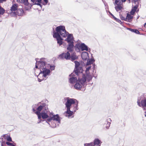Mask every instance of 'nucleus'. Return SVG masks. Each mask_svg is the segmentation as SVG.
<instances>
[{
  "mask_svg": "<svg viewBox=\"0 0 146 146\" xmlns=\"http://www.w3.org/2000/svg\"><path fill=\"white\" fill-rule=\"evenodd\" d=\"M18 5L17 4H13L10 10L13 12L17 10L18 9Z\"/></svg>",
  "mask_w": 146,
  "mask_h": 146,
  "instance_id": "aec40b11",
  "label": "nucleus"
},
{
  "mask_svg": "<svg viewBox=\"0 0 146 146\" xmlns=\"http://www.w3.org/2000/svg\"><path fill=\"white\" fill-rule=\"evenodd\" d=\"M43 5H45L46 4H43Z\"/></svg>",
  "mask_w": 146,
  "mask_h": 146,
  "instance_id": "338daca9",
  "label": "nucleus"
},
{
  "mask_svg": "<svg viewBox=\"0 0 146 146\" xmlns=\"http://www.w3.org/2000/svg\"><path fill=\"white\" fill-rule=\"evenodd\" d=\"M127 29L132 32L136 34H140V32L137 29H132L131 28H127Z\"/></svg>",
  "mask_w": 146,
  "mask_h": 146,
  "instance_id": "cd10ccee",
  "label": "nucleus"
},
{
  "mask_svg": "<svg viewBox=\"0 0 146 146\" xmlns=\"http://www.w3.org/2000/svg\"><path fill=\"white\" fill-rule=\"evenodd\" d=\"M145 116L146 117V114L145 115Z\"/></svg>",
  "mask_w": 146,
  "mask_h": 146,
  "instance_id": "69168bd1",
  "label": "nucleus"
},
{
  "mask_svg": "<svg viewBox=\"0 0 146 146\" xmlns=\"http://www.w3.org/2000/svg\"><path fill=\"white\" fill-rule=\"evenodd\" d=\"M39 61H37V60H36V65H35V68H38V66L39 67V66L38 65V62Z\"/></svg>",
  "mask_w": 146,
  "mask_h": 146,
  "instance_id": "c03bdc74",
  "label": "nucleus"
},
{
  "mask_svg": "<svg viewBox=\"0 0 146 146\" xmlns=\"http://www.w3.org/2000/svg\"><path fill=\"white\" fill-rule=\"evenodd\" d=\"M67 101L65 103L66 107V109H71L72 107V105L76 103V99L73 98H66Z\"/></svg>",
  "mask_w": 146,
  "mask_h": 146,
  "instance_id": "7ed1b4c3",
  "label": "nucleus"
},
{
  "mask_svg": "<svg viewBox=\"0 0 146 146\" xmlns=\"http://www.w3.org/2000/svg\"><path fill=\"white\" fill-rule=\"evenodd\" d=\"M126 21L130 22L132 21V19L133 18V16H131V15L127 13L126 17Z\"/></svg>",
  "mask_w": 146,
  "mask_h": 146,
  "instance_id": "4be33fe9",
  "label": "nucleus"
},
{
  "mask_svg": "<svg viewBox=\"0 0 146 146\" xmlns=\"http://www.w3.org/2000/svg\"><path fill=\"white\" fill-rule=\"evenodd\" d=\"M81 57L83 60H86L89 57L88 54L86 52H83L82 54Z\"/></svg>",
  "mask_w": 146,
  "mask_h": 146,
  "instance_id": "dca6fc26",
  "label": "nucleus"
},
{
  "mask_svg": "<svg viewBox=\"0 0 146 146\" xmlns=\"http://www.w3.org/2000/svg\"><path fill=\"white\" fill-rule=\"evenodd\" d=\"M15 146V145H13V144L11 145V146Z\"/></svg>",
  "mask_w": 146,
  "mask_h": 146,
  "instance_id": "0e129e2a",
  "label": "nucleus"
},
{
  "mask_svg": "<svg viewBox=\"0 0 146 146\" xmlns=\"http://www.w3.org/2000/svg\"><path fill=\"white\" fill-rule=\"evenodd\" d=\"M6 144L8 145H10V146L11 145V144H12V143H11L9 142H6Z\"/></svg>",
  "mask_w": 146,
  "mask_h": 146,
  "instance_id": "603ef678",
  "label": "nucleus"
},
{
  "mask_svg": "<svg viewBox=\"0 0 146 146\" xmlns=\"http://www.w3.org/2000/svg\"><path fill=\"white\" fill-rule=\"evenodd\" d=\"M114 19L118 23H119L120 24L122 25V22L119 19H118L116 17H115Z\"/></svg>",
  "mask_w": 146,
  "mask_h": 146,
  "instance_id": "ea45409f",
  "label": "nucleus"
},
{
  "mask_svg": "<svg viewBox=\"0 0 146 146\" xmlns=\"http://www.w3.org/2000/svg\"><path fill=\"white\" fill-rule=\"evenodd\" d=\"M74 63L75 64L74 68H76V70H77L76 69H77V68H82L81 66H80V63L79 62L77 61H75Z\"/></svg>",
  "mask_w": 146,
  "mask_h": 146,
  "instance_id": "a878e982",
  "label": "nucleus"
},
{
  "mask_svg": "<svg viewBox=\"0 0 146 146\" xmlns=\"http://www.w3.org/2000/svg\"><path fill=\"white\" fill-rule=\"evenodd\" d=\"M16 15L15 12H12L10 13V15L12 16H15Z\"/></svg>",
  "mask_w": 146,
  "mask_h": 146,
  "instance_id": "49530a36",
  "label": "nucleus"
},
{
  "mask_svg": "<svg viewBox=\"0 0 146 146\" xmlns=\"http://www.w3.org/2000/svg\"><path fill=\"white\" fill-rule=\"evenodd\" d=\"M6 139L9 142L12 141L11 138L10 136H6Z\"/></svg>",
  "mask_w": 146,
  "mask_h": 146,
  "instance_id": "4c0bfd02",
  "label": "nucleus"
},
{
  "mask_svg": "<svg viewBox=\"0 0 146 146\" xmlns=\"http://www.w3.org/2000/svg\"><path fill=\"white\" fill-rule=\"evenodd\" d=\"M43 75V74L41 71H40V72L39 73L38 75L37 76V77H39L40 78H44L45 79H46V78Z\"/></svg>",
  "mask_w": 146,
  "mask_h": 146,
  "instance_id": "7c9ffc66",
  "label": "nucleus"
},
{
  "mask_svg": "<svg viewBox=\"0 0 146 146\" xmlns=\"http://www.w3.org/2000/svg\"><path fill=\"white\" fill-rule=\"evenodd\" d=\"M126 1V0H121V2H124Z\"/></svg>",
  "mask_w": 146,
  "mask_h": 146,
  "instance_id": "680f3d73",
  "label": "nucleus"
},
{
  "mask_svg": "<svg viewBox=\"0 0 146 146\" xmlns=\"http://www.w3.org/2000/svg\"><path fill=\"white\" fill-rule=\"evenodd\" d=\"M39 104H40L41 105L36 108L37 111L35 112V113L38 116V117H40L39 114H40V113H41L40 112L43 109V107L45 105V103H42L41 102H40L38 103V105Z\"/></svg>",
  "mask_w": 146,
  "mask_h": 146,
  "instance_id": "423d86ee",
  "label": "nucleus"
},
{
  "mask_svg": "<svg viewBox=\"0 0 146 146\" xmlns=\"http://www.w3.org/2000/svg\"><path fill=\"white\" fill-rule=\"evenodd\" d=\"M80 47V49L82 51L85 50L88 51V48L87 46L84 43H82L81 44Z\"/></svg>",
  "mask_w": 146,
  "mask_h": 146,
  "instance_id": "6ab92c4d",
  "label": "nucleus"
},
{
  "mask_svg": "<svg viewBox=\"0 0 146 146\" xmlns=\"http://www.w3.org/2000/svg\"><path fill=\"white\" fill-rule=\"evenodd\" d=\"M120 17L121 19L122 20H123L125 21H126V17L125 18L123 16H122V15H120Z\"/></svg>",
  "mask_w": 146,
  "mask_h": 146,
  "instance_id": "37998d69",
  "label": "nucleus"
},
{
  "mask_svg": "<svg viewBox=\"0 0 146 146\" xmlns=\"http://www.w3.org/2000/svg\"><path fill=\"white\" fill-rule=\"evenodd\" d=\"M69 52L68 51L66 53H64V58L66 60H70V54Z\"/></svg>",
  "mask_w": 146,
  "mask_h": 146,
  "instance_id": "5701e85b",
  "label": "nucleus"
},
{
  "mask_svg": "<svg viewBox=\"0 0 146 146\" xmlns=\"http://www.w3.org/2000/svg\"><path fill=\"white\" fill-rule=\"evenodd\" d=\"M145 25H146V23H145Z\"/></svg>",
  "mask_w": 146,
  "mask_h": 146,
  "instance_id": "774afa93",
  "label": "nucleus"
},
{
  "mask_svg": "<svg viewBox=\"0 0 146 146\" xmlns=\"http://www.w3.org/2000/svg\"><path fill=\"white\" fill-rule=\"evenodd\" d=\"M45 80L46 79H44V78H38V81L39 82H41L42 81V80Z\"/></svg>",
  "mask_w": 146,
  "mask_h": 146,
  "instance_id": "a18cd8bd",
  "label": "nucleus"
},
{
  "mask_svg": "<svg viewBox=\"0 0 146 146\" xmlns=\"http://www.w3.org/2000/svg\"><path fill=\"white\" fill-rule=\"evenodd\" d=\"M141 98H138L137 100L138 105L140 107H146V99L141 100Z\"/></svg>",
  "mask_w": 146,
  "mask_h": 146,
  "instance_id": "0eeeda50",
  "label": "nucleus"
},
{
  "mask_svg": "<svg viewBox=\"0 0 146 146\" xmlns=\"http://www.w3.org/2000/svg\"><path fill=\"white\" fill-rule=\"evenodd\" d=\"M53 120V121H57V122L59 123H60V117L58 114H57L56 115H53L52 116H50L47 119L46 121V122L48 124L50 125V124L48 122L50 121L51 120Z\"/></svg>",
  "mask_w": 146,
  "mask_h": 146,
  "instance_id": "20e7f679",
  "label": "nucleus"
},
{
  "mask_svg": "<svg viewBox=\"0 0 146 146\" xmlns=\"http://www.w3.org/2000/svg\"><path fill=\"white\" fill-rule=\"evenodd\" d=\"M81 44H80L79 43H77L76 44L75 47H76L77 48H78V49H80L81 48V47H80Z\"/></svg>",
  "mask_w": 146,
  "mask_h": 146,
  "instance_id": "a19ab883",
  "label": "nucleus"
},
{
  "mask_svg": "<svg viewBox=\"0 0 146 146\" xmlns=\"http://www.w3.org/2000/svg\"><path fill=\"white\" fill-rule=\"evenodd\" d=\"M7 0H0V3H2L3 2H5Z\"/></svg>",
  "mask_w": 146,
  "mask_h": 146,
  "instance_id": "864d4df0",
  "label": "nucleus"
},
{
  "mask_svg": "<svg viewBox=\"0 0 146 146\" xmlns=\"http://www.w3.org/2000/svg\"><path fill=\"white\" fill-rule=\"evenodd\" d=\"M121 0H115L114 4L115 5L121 4Z\"/></svg>",
  "mask_w": 146,
  "mask_h": 146,
  "instance_id": "f704fd0d",
  "label": "nucleus"
},
{
  "mask_svg": "<svg viewBox=\"0 0 146 146\" xmlns=\"http://www.w3.org/2000/svg\"><path fill=\"white\" fill-rule=\"evenodd\" d=\"M40 3H35V5H39L41 7V8H42V5H41Z\"/></svg>",
  "mask_w": 146,
  "mask_h": 146,
  "instance_id": "de8ad7c7",
  "label": "nucleus"
},
{
  "mask_svg": "<svg viewBox=\"0 0 146 146\" xmlns=\"http://www.w3.org/2000/svg\"><path fill=\"white\" fill-rule=\"evenodd\" d=\"M111 121V120L110 118L104 119L103 121L104 123L103 126L104 128L106 129H109L111 124V122L110 121Z\"/></svg>",
  "mask_w": 146,
  "mask_h": 146,
  "instance_id": "6e6552de",
  "label": "nucleus"
},
{
  "mask_svg": "<svg viewBox=\"0 0 146 146\" xmlns=\"http://www.w3.org/2000/svg\"><path fill=\"white\" fill-rule=\"evenodd\" d=\"M43 112H46V111H47V110L48 109V108L47 107V105L45 104V105L44 107H43Z\"/></svg>",
  "mask_w": 146,
  "mask_h": 146,
  "instance_id": "e433bc0d",
  "label": "nucleus"
},
{
  "mask_svg": "<svg viewBox=\"0 0 146 146\" xmlns=\"http://www.w3.org/2000/svg\"><path fill=\"white\" fill-rule=\"evenodd\" d=\"M60 123L58 122L55 123L54 122H52L51 125H50V127L53 128H55L57 126H58L59 124Z\"/></svg>",
  "mask_w": 146,
  "mask_h": 146,
  "instance_id": "c85d7f7f",
  "label": "nucleus"
},
{
  "mask_svg": "<svg viewBox=\"0 0 146 146\" xmlns=\"http://www.w3.org/2000/svg\"><path fill=\"white\" fill-rule=\"evenodd\" d=\"M59 56L61 59H64V53H62V54H60Z\"/></svg>",
  "mask_w": 146,
  "mask_h": 146,
  "instance_id": "79ce46f5",
  "label": "nucleus"
},
{
  "mask_svg": "<svg viewBox=\"0 0 146 146\" xmlns=\"http://www.w3.org/2000/svg\"><path fill=\"white\" fill-rule=\"evenodd\" d=\"M45 58H42L38 63L39 66L38 68L40 71H41L43 74V75L46 79L48 78L47 76L50 75V70L49 69V65L46 61Z\"/></svg>",
  "mask_w": 146,
  "mask_h": 146,
  "instance_id": "f03ea898",
  "label": "nucleus"
},
{
  "mask_svg": "<svg viewBox=\"0 0 146 146\" xmlns=\"http://www.w3.org/2000/svg\"><path fill=\"white\" fill-rule=\"evenodd\" d=\"M38 105V104H35L33 105L32 106V108H36L37 106Z\"/></svg>",
  "mask_w": 146,
  "mask_h": 146,
  "instance_id": "09e8293b",
  "label": "nucleus"
},
{
  "mask_svg": "<svg viewBox=\"0 0 146 146\" xmlns=\"http://www.w3.org/2000/svg\"><path fill=\"white\" fill-rule=\"evenodd\" d=\"M138 6L136 5L133 8H132L131 11L130 12V14L131 15H133L135 12Z\"/></svg>",
  "mask_w": 146,
  "mask_h": 146,
  "instance_id": "bb28decb",
  "label": "nucleus"
},
{
  "mask_svg": "<svg viewBox=\"0 0 146 146\" xmlns=\"http://www.w3.org/2000/svg\"><path fill=\"white\" fill-rule=\"evenodd\" d=\"M74 42L68 43V45L67 48V49L68 50V51L71 52L73 51L74 47Z\"/></svg>",
  "mask_w": 146,
  "mask_h": 146,
  "instance_id": "2eb2a0df",
  "label": "nucleus"
},
{
  "mask_svg": "<svg viewBox=\"0 0 146 146\" xmlns=\"http://www.w3.org/2000/svg\"><path fill=\"white\" fill-rule=\"evenodd\" d=\"M31 1L35 5V3H36V0H31Z\"/></svg>",
  "mask_w": 146,
  "mask_h": 146,
  "instance_id": "5fc2aeb1",
  "label": "nucleus"
},
{
  "mask_svg": "<svg viewBox=\"0 0 146 146\" xmlns=\"http://www.w3.org/2000/svg\"><path fill=\"white\" fill-rule=\"evenodd\" d=\"M91 68V66H89L86 68V70L85 71V74H86L87 77V80L89 82L92 79V76L90 74L89 70Z\"/></svg>",
  "mask_w": 146,
  "mask_h": 146,
  "instance_id": "9d476101",
  "label": "nucleus"
},
{
  "mask_svg": "<svg viewBox=\"0 0 146 146\" xmlns=\"http://www.w3.org/2000/svg\"><path fill=\"white\" fill-rule=\"evenodd\" d=\"M17 14L19 16L22 15L23 13V10L21 9H17Z\"/></svg>",
  "mask_w": 146,
  "mask_h": 146,
  "instance_id": "b1692460",
  "label": "nucleus"
},
{
  "mask_svg": "<svg viewBox=\"0 0 146 146\" xmlns=\"http://www.w3.org/2000/svg\"><path fill=\"white\" fill-rule=\"evenodd\" d=\"M101 142L100 140L98 139H95L94 141V145H98L100 146L101 144L100 143Z\"/></svg>",
  "mask_w": 146,
  "mask_h": 146,
  "instance_id": "393cba45",
  "label": "nucleus"
},
{
  "mask_svg": "<svg viewBox=\"0 0 146 146\" xmlns=\"http://www.w3.org/2000/svg\"><path fill=\"white\" fill-rule=\"evenodd\" d=\"M42 0H36V2H37L38 3H41Z\"/></svg>",
  "mask_w": 146,
  "mask_h": 146,
  "instance_id": "4d7b16f0",
  "label": "nucleus"
},
{
  "mask_svg": "<svg viewBox=\"0 0 146 146\" xmlns=\"http://www.w3.org/2000/svg\"><path fill=\"white\" fill-rule=\"evenodd\" d=\"M45 2L46 4L48 2V0H43Z\"/></svg>",
  "mask_w": 146,
  "mask_h": 146,
  "instance_id": "13d9d810",
  "label": "nucleus"
},
{
  "mask_svg": "<svg viewBox=\"0 0 146 146\" xmlns=\"http://www.w3.org/2000/svg\"><path fill=\"white\" fill-rule=\"evenodd\" d=\"M6 139L5 138H0V142L1 143L2 142H6Z\"/></svg>",
  "mask_w": 146,
  "mask_h": 146,
  "instance_id": "58836bf2",
  "label": "nucleus"
},
{
  "mask_svg": "<svg viewBox=\"0 0 146 146\" xmlns=\"http://www.w3.org/2000/svg\"><path fill=\"white\" fill-rule=\"evenodd\" d=\"M39 121L37 122L38 123H40L41 122V121H42V120L41 119H39Z\"/></svg>",
  "mask_w": 146,
  "mask_h": 146,
  "instance_id": "bf43d9fd",
  "label": "nucleus"
},
{
  "mask_svg": "<svg viewBox=\"0 0 146 146\" xmlns=\"http://www.w3.org/2000/svg\"><path fill=\"white\" fill-rule=\"evenodd\" d=\"M17 1L19 3H23L26 5L29 4L28 0H17Z\"/></svg>",
  "mask_w": 146,
  "mask_h": 146,
  "instance_id": "412c9836",
  "label": "nucleus"
},
{
  "mask_svg": "<svg viewBox=\"0 0 146 146\" xmlns=\"http://www.w3.org/2000/svg\"><path fill=\"white\" fill-rule=\"evenodd\" d=\"M95 60L93 59H91L90 60H88L86 63V66H88L92 64Z\"/></svg>",
  "mask_w": 146,
  "mask_h": 146,
  "instance_id": "c756f323",
  "label": "nucleus"
},
{
  "mask_svg": "<svg viewBox=\"0 0 146 146\" xmlns=\"http://www.w3.org/2000/svg\"><path fill=\"white\" fill-rule=\"evenodd\" d=\"M76 70V68H74L73 72L70 74V76H73V74H76V75L78 76L80 74L83 72L84 70L82 68H77Z\"/></svg>",
  "mask_w": 146,
  "mask_h": 146,
  "instance_id": "1a4fd4ad",
  "label": "nucleus"
},
{
  "mask_svg": "<svg viewBox=\"0 0 146 146\" xmlns=\"http://www.w3.org/2000/svg\"><path fill=\"white\" fill-rule=\"evenodd\" d=\"M40 116L39 117H38V119H40L42 118L43 119H48V117H49V116L48 114H47V113L45 112L42 111L41 113H40V114H39Z\"/></svg>",
  "mask_w": 146,
  "mask_h": 146,
  "instance_id": "4468645a",
  "label": "nucleus"
},
{
  "mask_svg": "<svg viewBox=\"0 0 146 146\" xmlns=\"http://www.w3.org/2000/svg\"><path fill=\"white\" fill-rule=\"evenodd\" d=\"M109 14L112 16V17L114 19L115 17L110 12H109Z\"/></svg>",
  "mask_w": 146,
  "mask_h": 146,
  "instance_id": "3c124183",
  "label": "nucleus"
},
{
  "mask_svg": "<svg viewBox=\"0 0 146 146\" xmlns=\"http://www.w3.org/2000/svg\"><path fill=\"white\" fill-rule=\"evenodd\" d=\"M5 10L0 5V15H3L5 13Z\"/></svg>",
  "mask_w": 146,
  "mask_h": 146,
  "instance_id": "473e14b6",
  "label": "nucleus"
},
{
  "mask_svg": "<svg viewBox=\"0 0 146 146\" xmlns=\"http://www.w3.org/2000/svg\"><path fill=\"white\" fill-rule=\"evenodd\" d=\"M32 108V110H33V112H34L35 113V112L36 111V110L35 109V108Z\"/></svg>",
  "mask_w": 146,
  "mask_h": 146,
  "instance_id": "6e6d98bb",
  "label": "nucleus"
},
{
  "mask_svg": "<svg viewBox=\"0 0 146 146\" xmlns=\"http://www.w3.org/2000/svg\"><path fill=\"white\" fill-rule=\"evenodd\" d=\"M76 103H75V106L74 107V109H73V110L74 111V112H75L76 110H78V101L76 100Z\"/></svg>",
  "mask_w": 146,
  "mask_h": 146,
  "instance_id": "72a5a7b5",
  "label": "nucleus"
},
{
  "mask_svg": "<svg viewBox=\"0 0 146 146\" xmlns=\"http://www.w3.org/2000/svg\"><path fill=\"white\" fill-rule=\"evenodd\" d=\"M146 25H145V24L144 25V27L145 28H146Z\"/></svg>",
  "mask_w": 146,
  "mask_h": 146,
  "instance_id": "e2e57ef3",
  "label": "nucleus"
},
{
  "mask_svg": "<svg viewBox=\"0 0 146 146\" xmlns=\"http://www.w3.org/2000/svg\"><path fill=\"white\" fill-rule=\"evenodd\" d=\"M67 110L64 113V114L66 117H68L69 118L72 116L74 113V111L70 110V109H66Z\"/></svg>",
  "mask_w": 146,
  "mask_h": 146,
  "instance_id": "ddd939ff",
  "label": "nucleus"
},
{
  "mask_svg": "<svg viewBox=\"0 0 146 146\" xmlns=\"http://www.w3.org/2000/svg\"><path fill=\"white\" fill-rule=\"evenodd\" d=\"M85 87L82 86V85L78 82H77L74 86V88L77 90H80L81 88H85Z\"/></svg>",
  "mask_w": 146,
  "mask_h": 146,
  "instance_id": "a211bd4d",
  "label": "nucleus"
},
{
  "mask_svg": "<svg viewBox=\"0 0 146 146\" xmlns=\"http://www.w3.org/2000/svg\"><path fill=\"white\" fill-rule=\"evenodd\" d=\"M68 35L67 38L66 39L65 41H66L68 43L71 42H74V38L73 36V35L72 34L67 33V35Z\"/></svg>",
  "mask_w": 146,
  "mask_h": 146,
  "instance_id": "f8f14e48",
  "label": "nucleus"
},
{
  "mask_svg": "<svg viewBox=\"0 0 146 146\" xmlns=\"http://www.w3.org/2000/svg\"><path fill=\"white\" fill-rule=\"evenodd\" d=\"M70 74L69 76L70 77L69 79V82L71 84H74L77 82H78L77 78L75 77V76L73 74V76H70Z\"/></svg>",
  "mask_w": 146,
  "mask_h": 146,
  "instance_id": "9b49d317",
  "label": "nucleus"
},
{
  "mask_svg": "<svg viewBox=\"0 0 146 146\" xmlns=\"http://www.w3.org/2000/svg\"><path fill=\"white\" fill-rule=\"evenodd\" d=\"M49 68H50L51 71L54 70L55 69V66L54 65H51L49 64Z\"/></svg>",
  "mask_w": 146,
  "mask_h": 146,
  "instance_id": "c9c22d12",
  "label": "nucleus"
},
{
  "mask_svg": "<svg viewBox=\"0 0 146 146\" xmlns=\"http://www.w3.org/2000/svg\"><path fill=\"white\" fill-rule=\"evenodd\" d=\"M70 60L72 61H73L78 58V57L76 55V53L74 52L70 55Z\"/></svg>",
  "mask_w": 146,
  "mask_h": 146,
  "instance_id": "f3484780",
  "label": "nucleus"
},
{
  "mask_svg": "<svg viewBox=\"0 0 146 146\" xmlns=\"http://www.w3.org/2000/svg\"><path fill=\"white\" fill-rule=\"evenodd\" d=\"M117 6H115V9L118 12L119 11L121 10L122 9V7L121 6V4L117 5Z\"/></svg>",
  "mask_w": 146,
  "mask_h": 146,
  "instance_id": "2f4dec72",
  "label": "nucleus"
},
{
  "mask_svg": "<svg viewBox=\"0 0 146 146\" xmlns=\"http://www.w3.org/2000/svg\"><path fill=\"white\" fill-rule=\"evenodd\" d=\"M87 79V77L86 74L83 73L82 78H78V82H80L83 86H86V81Z\"/></svg>",
  "mask_w": 146,
  "mask_h": 146,
  "instance_id": "39448f33",
  "label": "nucleus"
},
{
  "mask_svg": "<svg viewBox=\"0 0 146 146\" xmlns=\"http://www.w3.org/2000/svg\"><path fill=\"white\" fill-rule=\"evenodd\" d=\"M56 32H53V37L56 39L57 43L60 46L62 44L63 40L61 36L65 37L67 36V33L68 32L66 31L64 26L60 25L57 27L56 28Z\"/></svg>",
  "mask_w": 146,
  "mask_h": 146,
  "instance_id": "f257e3e1",
  "label": "nucleus"
},
{
  "mask_svg": "<svg viewBox=\"0 0 146 146\" xmlns=\"http://www.w3.org/2000/svg\"><path fill=\"white\" fill-rule=\"evenodd\" d=\"M2 137H3V138H5V139L6 138V136H5V135H3V136H2Z\"/></svg>",
  "mask_w": 146,
  "mask_h": 146,
  "instance_id": "052dcab7",
  "label": "nucleus"
},
{
  "mask_svg": "<svg viewBox=\"0 0 146 146\" xmlns=\"http://www.w3.org/2000/svg\"><path fill=\"white\" fill-rule=\"evenodd\" d=\"M1 146H6V142H3L1 143Z\"/></svg>",
  "mask_w": 146,
  "mask_h": 146,
  "instance_id": "8fccbe9b",
  "label": "nucleus"
}]
</instances>
